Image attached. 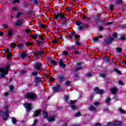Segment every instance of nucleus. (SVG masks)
<instances>
[{
    "instance_id": "13",
    "label": "nucleus",
    "mask_w": 126,
    "mask_h": 126,
    "mask_svg": "<svg viewBox=\"0 0 126 126\" xmlns=\"http://www.w3.org/2000/svg\"><path fill=\"white\" fill-rule=\"evenodd\" d=\"M41 112H42V110H41V109L36 111L35 112H34V114L33 115V117H38V116H39V115L41 114Z\"/></svg>"
},
{
    "instance_id": "9",
    "label": "nucleus",
    "mask_w": 126,
    "mask_h": 126,
    "mask_svg": "<svg viewBox=\"0 0 126 126\" xmlns=\"http://www.w3.org/2000/svg\"><path fill=\"white\" fill-rule=\"evenodd\" d=\"M123 122L121 121H115L112 123V126H122Z\"/></svg>"
},
{
    "instance_id": "17",
    "label": "nucleus",
    "mask_w": 126,
    "mask_h": 126,
    "mask_svg": "<svg viewBox=\"0 0 126 126\" xmlns=\"http://www.w3.org/2000/svg\"><path fill=\"white\" fill-rule=\"evenodd\" d=\"M22 24V20H19L16 22V26H20Z\"/></svg>"
},
{
    "instance_id": "58",
    "label": "nucleus",
    "mask_w": 126,
    "mask_h": 126,
    "mask_svg": "<svg viewBox=\"0 0 126 126\" xmlns=\"http://www.w3.org/2000/svg\"><path fill=\"white\" fill-rule=\"evenodd\" d=\"M17 47H18L19 48H22V47H23V44H22V43H20L19 44H18Z\"/></svg>"
},
{
    "instance_id": "21",
    "label": "nucleus",
    "mask_w": 126,
    "mask_h": 126,
    "mask_svg": "<svg viewBox=\"0 0 126 126\" xmlns=\"http://www.w3.org/2000/svg\"><path fill=\"white\" fill-rule=\"evenodd\" d=\"M30 37H32V38L33 39H36L38 38V34H32L30 35Z\"/></svg>"
},
{
    "instance_id": "29",
    "label": "nucleus",
    "mask_w": 126,
    "mask_h": 126,
    "mask_svg": "<svg viewBox=\"0 0 126 126\" xmlns=\"http://www.w3.org/2000/svg\"><path fill=\"white\" fill-rule=\"evenodd\" d=\"M43 117L47 118V117H48V113H47V112L45 111V110H43Z\"/></svg>"
},
{
    "instance_id": "39",
    "label": "nucleus",
    "mask_w": 126,
    "mask_h": 126,
    "mask_svg": "<svg viewBox=\"0 0 126 126\" xmlns=\"http://www.w3.org/2000/svg\"><path fill=\"white\" fill-rule=\"evenodd\" d=\"M113 40H114V38H117V33L115 32L112 34Z\"/></svg>"
},
{
    "instance_id": "4",
    "label": "nucleus",
    "mask_w": 126,
    "mask_h": 126,
    "mask_svg": "<svg viewBox=\"0 0 126 126\" xmlns=\"http://www.w3.org/2000/svg\"><path fill=\"white\" fill-rule=\"evenodd\" d=\"M76 25L78 26L77 29L80 31H81L83 29V23L80 21H77L76 22Z\"/></svg>"
},
{
    "instance_id": "41",
    "label": "nucleus",
    "mask_w": 126,
    "mask_h": 126,
    "mask_svg": "<svg viewBox=\"0 0 126 126\" xmlns=\"http://www.w3.org/2000/svg\"><path fill=\"white\" fill-rule=\"evenodd\" d=\"M75 43L77 46H80V43H79V41H77V40H75Z\"/></svg>"
},
{
    "instance_id": "14",
    "label": "nucleus",
    "mask_w": 126,
    "mask_h": 126,
    "mask_svg": "<svg viewBox=\"0 0 126 126\" xmlns=\"http://www.w3.org/2000/svg\"><path fill=\"white\" fill-rule=\"evenodd\" d=\"M77 67L75 68V70H80V69H82V67H81V63H77Z\"/></svg>"
},
{
    "instance_id": "63",
    "label": "nucleus",
    "mask_w": 126,
    "mask_h": 126,
    "mask_svg": "<svg viewBox=\"0 0 126 126\" xmlns=\"http://www.w3.org/2000/svg\"><path fill=\"white\" fill-rule=\"evenodd\" d=\"M13 3H19V0H14Z\"/></svg>"
},
{
    "instance_id": "20",
    "label": "nucleus",
    "mask_w": 126,
    "mask_h": 126,
    "mask_svg": "<svg viewBox=\"0 0 126 126\" xmlns=\"http://www.w3.org/2000/svg\"><path fill=\"white\" fill-rule=\"evenodd\" d=\"M47 121H48V122H54L55 121V117H48L47 118Z\"/></svg>"
},
{
    "instance_id": "64",
    "label": "nucleus",
    "mask_w": 126,
    "mask_h": 126,
    "mask_svg": "<svg viewBox=\"0 0 126 126\" xmlns=\"http://www.w3.org/2000/svg\"><path fill=\"white\" fill-rule=\"evenodd\" d=\"M12 9H13L14 11H17V7H12Z\"/></svg>"
},
{
    "instance_id": "11",
    "label": "nucleus",
    "mask_w": 126,
    "mask_h": 126,
    "mask_svg": "<svg viewBox=\"0 0 126 126\" xmlns=\"http://www.w3.org/2000/svg\"><path fill=\"white\" fill-rule=\"evenodd\" d=\"M62 26H63V27H67V28H69V23H68V22H67V21L64 22L63 21L62 23Z\"/></svg>"
},
{
    "instance_id": "19",
    "label": "nucleus",
    "mask_w": 126,
    "mask_h": 126,
    "mask_svg": "<svg viewBox=\"0 0 126 126\" xmlns=\"http://www.w3.org/2000/svg\"><path fill=\"white\" fill-rule=\"evenodd\" d=\"M60 88H61V86H58L56 87H54L53 89V90H54V91H59V90H60Z\"/></svg>"
},
{
    "instance_id": "31",
    "label": "nucleus",
    "mask_w": 126,
    "mask_h": 126,
    "mask_svg": "<svg viewBox=\"0 0 126 126\" xmlns=\"http://www.w3.org/2000/svg\"><path fill=\"white\" fill-rule=\"evenodd\" d=\"M50 63L54 65H57V64H58V63H57L56 61H54L53 60H50Z\"/></svg>"
},
{
    "instance_id": "52",
    "label": "nucleus",
    "mask_w": 126,
    "mask_h": 126,
    "mask_svg": "<svg viewBox=\"0 0 126 126\" xmlns=\"http://www.w3.org/2000/svg\"><path fill=\"white\" fill-rule=\"evenodd\" d=\"M63 54L64 55V56H67V55H68V52H67V51H64L63 52Z\"/></svg>"
},
{
    "instance_id": "35",
    "label": "nucleus",
    "mask_w": 126,
    "mask_h": 126,
    "mask_svg": "<svg viewBox=\"0 0 126 126\" xmlns=\"http://www.w3.org/2000/svg\"><path fill=\"white\" fill-rule=\"evenodd\" d=\"M14 89V87L12 86V85H11L9 86V90L10 91H12Z\"/></svg>"
},
{
    "instance_id": "23",
    "label": "nucleus",
    "mask_w": 126,
    "mask_h": 126,
    "mask_svg": "<svg viewBox=\"0 0 126 126\" xmlns=\"http://www.w3.org/2000/svg\"><path fill=\"white\" fill-rule=\"evenodd\" d=\"M41 78L40 77H36L35 79V83H39L41 81Z\"/></svg>"
},
{
    "instance_id": "33",
    "label": "nucleus",
    "mask_w": 126,
    "mask_h": 126,
    "mask_svg": "<svg viewBox=\"0 0 126 126\" xmlns=\"http://www.w3.org/2000/svg\"><path fill=\"white\" fill-rule=\"evenodd\" d=\"M116 52H117V53H121V52H122V48L120 47L117 48Z\"/></svg>"
},
{
    "instance_id": "61",
    "label": "nucleus",
    "mask_w": 126,
    "mask_h": 126,
    "mask_svg": "<svg viewBox=\"0 0 126 126\" xmlns=\"http://www.w3.org/2000/svg\"><path fill=\"white\" fill-rule=\"evenodd\" d=\"M20 72H21V73H22V74H25V73H26V71H25V70H21Z\"/></svg>"
},
{
    "instance_id": "36",
    "label": "nucleus",
    "mask_w": 126,
    "mask_h": 126,
    "mask_svg": "<svg viewBox=\"0 0 126 126\" xmlns=\"http://www.w3.org/2000/svg\"><path fill=\"white\" fill-rule=\"evenodd\" d=\"M110 101H111V98H110L109 97L106 98L105 100L106 103H110Z\"/></svg>"
},
{
    "instance_id": "16",
    "label": "nucleus",
    "mask_w": 126,
    "mask_h": 126,
    "mask_svg": "<svg viewBox=\"0 0 126 126\" xmlns=\"http://www.w3.org/2000/svg\"><path fill=\"white\" fill-rule=\"evenodd\" d=\"M117 91H118V89L117 88H113L110 90V92L112 94H116L117 93Z\"/></svg>"
},
{
    "instance_id": "38",
    "label": "nucleus",
    "mask_w": 126,
    "mask_h": 126,
    "mask_svg": "<svg viewBox=\"0 0 126 126\" xmlns=\"http://www.w3.org/2000/svg\"><path fill=\"white\" fill-rule=\"evenodd\" d=\"M21 15H22V12H18L17 14L16 17L17 18L20 17V16H21Z\"/></svg>"
},
{
    "instance_id": "18",
    "label": "nucleus",
    "mask_w": 126,
    "mask_h": 126,
    "mask_svg": "<svg viewBox=\"0 0 126 126\" xmlns=\"http://www.w3.org/2000/svg\"><path fill=\"white\" fill-rule=\"evenodd\" d=\"M103 61L104 63H109L110 62V59L108 57H104L103 58Z\"/></svg>"
},
{
    "instance_id": "30",
    "label": "nucleus",
    "mask_w": 126,
    "mask_h": 126,
    "mask_svg": "<svg viewBox=\"0 0 126 126\" xmlns=\"http://www.w3.org/2000/svg\"><path fill=\"white\" fill-rule=\"evenodd\" d=\"M8 36H11L13 35V33H12V30H10L8 31Z\"/></svg>"
},
{
    "instance_id": "51",
    "label": "nucleus",
    "mask_w": 126,
    "mask_h": 126,
    "mask_svg": "<svg viewBox=\"0 0 126 126\" xmlns=\"http://www.w3.org/2000/svg\"><path fill=\"white\" fill-rule=\"evenodd\" d=\"M69 98V96L68 95H65V97H64V100L67 101L68 100Z\"/></svg>"
},
{
    "instance_id": "48",
    "label": "nucleus",
    "mask_w": 126,
    "mask_h": 126,
    "mask_svg": "<svg viewBox=\"0 0 126 126\" xmlns=\"http://www.w3.org/2000/svg\"><path fill=\"white\" fill-rule=\"evenodd\" d=\"M40 27H41V28H47V26H46V24H42L40 26Z\"/></svg>"
},
{
    "instance_id": "25",
    "label": "nucleus",
    "mask_w": 126,
    "mask_h": 126,
    "mask_svg": "<svg viewBox=\"0 0 126 126\" xmlns=\"http://www.w3.org/2000/svg\"><path fill=\"white\" fill-rule=\"evenodd\" d=\"M35 53L36 54V56H40V55H42V54H44V52L42 51H35Z\"/></svg>"
},
{
    "instance_id": "53",
    "label": "nucleus",
    "mask_w": 126,
    "mask_h": 126,
    "mask_svg": "<svg viewBox=\"0 0 126 126\" xmlns=\"http://www.w3.org/2000/svg\"><path fill=\"white\" fill-rule=\"evenodd\" d=\"M37 123H38V119L34 121V123L32 126H36V124H37Z\"/></svg>"
},
{
    "instance_id": "24",
    "label": "nucleus",
    "mask_w": 126,
    "mask_h": 126,
    "mask_svg": "<svg viewBox=\"0 0 126 126\" xmlns=\"http://www.w3.org/2000/svg\"><path fill=\"white\" fill-rule=\"evenodd\" d=\"M90 111H96V107H94L93 105H91V107L89 108Z\"/></svg>"
},
{
    "instance_id": "40",
    "label": "nucleus",
    "mask_w": 126,
    "mask_h": 126,
    "mask_svg": "<svg viewBox=\"0 0 126 126\" xmlns=\"http://www.w3.org/2000/svg\"><path fill=\"white\" fill-rule=\"evenodd\" d=\"M70 103L71 105H73V104H75V103H76V100H70Z\"/></svg>"
},
{
    "instance_id": "45",
    "label": "nucleus",
    "mask_w": 126,
    "mask_h": 126,
    "mask_svg": "<svg viewBox=\"0 0 126 126\" xmlns=\"http://www.w3.org/2000/svg\"><path fill=\"white\" fill-rule=\"evenodd\" d=\"M109 8L111 9V10H114V5L112 4L109 5Z\"/></svg>"
},
{
    "instance_id": "44",
    "label": "nucleus",
    "mask_w": 126,
    "mask_h": 126,
    "mask_svg": "<svg viewBox=\"0 0 126 126\" xmlns=\"http://www.w3.org/2000/svg\"><path fill=\"white\" fill-rule=\"evenodd\" d=\"M94 106H100V103L98 101H96L94 103Z\"/></svg>"
},
{
    "instance_id": "26",
    "label": "nucleus",
    "mask_w": 126,
    "mask_h": 126,
    "mask_svg": "<svg viewBox=\"0 0 126 126\" xmlns=\"http://www.w3.org/2000/svg\"><path fill=\"white\" fill-rule=\"evenodd\" d=\"M99 88L96 87L94 89V91L95 93L96 94H99Z\"/></svg>"
},
{
    "instance_id": "28",
    "label": "nucleus",
    "mask_w": 126,
    "mask_h": 126,
    "mask_svg": "<svg viewBox=\"0 0 126 126\" xmlns=\"http://www.w3.org/2000/svg\"><path fill=\"white\" fill-rule=\"evenodd\" d=\"M92 74L90 73H87L86 74V77H87V78H89L90 77H92Z\"/></svg>"
},
{
    "instance_id": "43",
    "label": "nucleus",
    "mask_w": 126,
    "mask_h": 126,
    "mask_svg": "<svg viewBox=\"0 0 126 126\" xmlns=\"http://www.w3.org/2000/svg\"><path fill=\"white\" fill-rule=\"evenodd\" d=\"M120 39H121V40H126V36H125V35H121L120 36Z\"/></svg>"
},
{
    "instance_id": "2",
    "label": "nucleus",
    "mask_w": 126,
    "mask_h": 126,
    "mask_svg": "<svg viewBox=\"0 0 126 126\" xmlns=\"http://www.w3.org/2000/svg\"><path fill=\"white\" fill-rule=\"evenodd\" d=\"M61 11H60L58 13H55L54 15L55 19H59V18H62L63 19H64L66 18V15L63 14V13H61Z\"/></svg>"
},
{
    "instance_id": "46",
    "label": "nucleus",
    "mask_w": 126,
    "mask_h": 126,
    "mask_svg": "<svg viewBox=\"0 0 126 126\" xmlns=\"http://www.w3.org/2000/svg\"><path fill=\"white\" fill-rule=\"evenodd\" d=\"M114 71H115V72H117V73H118V74H121V71L117 69H114Z\"/></svg>"
},
{
    "instance_id": "59",
    "label": "nucleus",
    "mask_w": 126,
    "mask_h": 126,
    "mask_svg": "<svg viewBox=\"0 0 126 126\" xmlns=\"http://www.w3.org/2000/svg\"><path fill=\"white\" fill-rule=\"evenodd\" d=\"M80 116V113L77 112L75 114V117H79Z\"/></svg>"
},
{
    "instance_id": "6",
    "label": "nucleus",
    "mask_w": 126,
    "mask_h": 126,
    "mask_svg": "<svg viewBox=\"0 0 126 126\" xmlns=\"http://www.w3.org/2000/svg\"><path fill=\"white\" fill-rule=\"evenodd\" d=\"M7 108H8L7 105H5L4 106L5 118H4V120H5V121H6L8 118V111H7Z\"/></svg>"
},
{
    "instance_id": "3",
    "label": "nucleus",
    "mask_w": 126,
    "mask_h": 126,
    "mask_svg": "<svg viewBox=\"0 0 126 126\" xmlns=\"http://www.w3.org/2000/svg\"><path fill=\"white\" fill-rule=\"evenodd\" d=\"M26 99H36L37 95L33 93H29L26 95Z\"/></svg>"
},
{
    "instance_id": "22",
    "label": "nucleus",
    "mask_w": 126,
    "mask_h": 126,
    "mask_svg": "<svg viewBox=\"0 0 126 126\" xmlns=\"http://www.w3.org/2000/svg\"><path fill=\"white\" fill-rule=\"evenodd\" d=\"M12 122L13 125H16V123H17V120L15 119V118H12Z\"/></svg>"
},
{
    "instance_id": "47",
    "label": "nucleus",
    "mask_w": 126,
    "mask_h": 126,
    "mask_svg": "<svg viewBox=\"0 0 126 126\" xmlns=\"http://www.w3.org/2000/svg\"><path fill=\"white\" fill-rule=\"evenodd\" d=\"M104 92V90H99L98 94H103Z\"/></svg>"
},
{
    "instance_id": "50",
    "label": "nucleus",
    "mask_w": 126,
    "mask_h": 126,
    "mask_svg": "<svg viewBox=\"0 0 126 126\" xmlns=\"http://www.w3.org/2000/svg\"><path fill=\"white\" fill-rule=\"evenodd\" d=\"M119 111L120 113H121L122 114H125V111H124V110L121 109V108H119Z\"/></svg>"
},
{
    "instance_id": "62",
    "label": "nucleus",
    "mask_w": 126,
    "mask_h": 126,
    "mask_svg": "<svg viewBox=\"0 0 126 126\" xmlns=\"http://www.w3.org/2000/svg\"><path fill=\"white\" fill-rule=\"evenodd\" d=\"M37 44H38V45H42L43 42L40 40H37Z\"/></svg>"
},
{
    "instance_id": "54",
    "label": "nucleus",
    "mask_w": 126,
    "mask_h": 126,
    "mask_svg": "<svg viewBox=\"0 0 126 126\" xmlns=\"http://www.w3.org/2000/svg\"><path fill=\"white\" fill-rule=\"evenodd\" d=\"M26 45H27V46H32V43H31V42H26Z\"/></svg>"
},
{
    "instance_id": "32",
    "label": "nucleus",
    "mask_w": 126,
    "mask_h": 126,
    "mask_svg": "<svg viewBox=\"0 0 126 126\" xmlns=\"http://www.w3.org/2000/svg\"><path fill=\"white\" fill-rule=\"evenodd\" d=\"M106 75H107L105 73H102L99 74V76L100 77H102V78H105L106 77Z\"/></svg>"
},
{
    "instance_id": "34",
    "label": "nucleus",
    "mask_w": 126,
    "mask_h": 126,
    "mask_svg": "<svg viewBox=\"0 0 126 126\" xmlns=\"http://www.w3.org/2000/svg\"><path fill=\"white\" fill-rule=\"evenodd\" d=\"M70 85V82L69 81H67L65 83V86H69Z\"/></svg>"
},
{
    "instance_id": "7",
    "label": "nucleus",
    "mask_w": 126,
    "mask_h": 126,
    "mask_svg": "<svg viewBox=\"0 0 126 126\" xmlns=\"http://www.w3.org/2000/svg\"><path fill=\"white\" fill-rule=\"evenodd\" d=\"M25 108L27 109V111H29L30 110H31L32 109V105L30 103H26L24 105Z\"/></svg>"
},
{
    "instance_id": "15",
    "label": "nucleus",
    "mask_w": 126,
    "mask_h": 126,
    "mask_svg": "<svg viewBox=\"0 0 126 126\" xmlns=\"http://www.w3.org/2000/svg\"><path fill=\"white\" fill-rule=\"evenodd\" d=\"M19 54H20L21 56L20 57L21 58H27L28 56L27 55V54L24 53V52L22 53H20V51H19Z\"/></svg>"
},
{
    "instance_id": "12",
    "label": "nucleus",
    "mask_w": 126,
    "mask_h": 126,
    "mask_svg": "<svg viewBox=\"0 0 126 126\" xmlns=\"http://www.w3.org/2000/svg\"><path fill=\"white\" fill-rule=\"evenodd\" d=\"M59 65H60V66H62V67H63V68H64V67H65L66 65H65V64L63 63V59L60 60Z\"/></svg>"
},
{
    "instance_id": "10",
    "label": "nucleus",
    "mask_w": 126,
    "mask_h": 126,
    "mask_svg": "<svg viewBox=\"0 0 126 126\" xmlns=\"http://www.w3.org/2000/svg\"><path fill=\"white\" fill-rule=\"evenodd\" d=\"M101 38H103V36L100 35V36H97L96 37H94L93 38V41L94 42V43H97V42H99V41H100V39Z\"/></svg>"
},
{
    "instance_id": "8",
    "label": "nucleus",
    "mask_w": 126,
    "mask_h": 126,
    "mask_svg": "<svg viewBox=\"0 0 126 126\" xmlns=\"http://www.w3.org/2000/svg\"><path fill=\"white\" fill-rule=\"evenodd\" d=\"M41 66H42V64L38 62L36 63L34 67L36 69H37V70H39V69H41Z\"/></svg>"
},
{
    "instance_id": "1",
    "label": "nucleus",
    "mask_w": 126,
    "mask_h": 126,
    "mask_svg": "<svg viewBox=\"0 0 126 126\" xmlns=\"http://www.w3.org/2000/svg\"><path fill=\"white\" fill-rule=\"evenodd\" d=\"M9 68V67H4L0 68V72H1L2 73L0 74V76L1 77V78H3V77H4V75L7 74V73H8Z\"/></svg>"
},
{
    "instance_id": "37",
    "label": "nucleus",
    "mask_w": 126,
    "mask_h": 126,
    "mask_svg": "<svg viewBox=\"0 0 126 126\" xmlns=\"http://www.w3.org/2000/svg\"><path fill=\"white\" fill-rule=\"evenodd\" d=\"M123 2V0H117L116 1V3H118V4H121Z\"/></svg>"
},
{
    "instance_id": "27",
    "label": "nucleus",
    "mask_w": 126,
    "mask_h": 126,
    "mask_svg": "<svg viewBox=\"0 0 126 126\" xmlns=\"http://www.w3.org/2000/svg\"><path fill=\"white\" fill-rule=\"evenodd\" d=\"M75 54L76 56H79V55H80V52L78 50V48L76 49V50L75 51Z\"/></svg>"
},
{
    "instance_id": "42",
    "label": "nucleus",
    "mask_w": 126,
    "mask_h": 126,
    "mask_svg": "<svg viewBox=\"0 0 126 126\" xmlns=\"http://www.w3.org/2000/svg\"><path fill=\"white\" fill-rule=\"evenodd\" d=\"M39 2H40V0H33V3H34V4H37V3H39Z\"/></svg>"
},
{
    "instance_id": "57",
    "label": "nucleus",
    "mask_w": 126,
    "mask_h": 126,
    "mask_svg": "<svg viewBox=\"0 0 126 126\" xmlns=\"http://www.w3.org/2000/svg\"><path fill=\"white\" fill-rule=\"evenodd\" d=\"M11 46L12 47H13V48H15V47H17V45H16V44L14 43H12Z\"/></svg>"
},
{
    "instance_id": "60",
    "label": "nucleus",
    "mask_w": 126,
    "mask_h": 126,
    "mask_svg": "<svg viewBox=\"0 0 126 126\" xmlns=\"http://www.w3.org/2000/svg\"><path fill=\"white\" fill-rule=\"evenodd\" d=\"M88 27H89V26L88 25H87V24H85V25L83 24V28L87 29V28H88Z\"/></svg>"
},
{
    "instance_id": "5",
    "label": "nucleus",
    "mask_w": 126,
    "mask_h": 126,
    "mask_svg": "<svg viewBox=\"0 0 126 126\" xmlns=\"http://www.w3.org/2000/svg\"><path fill=\"white\" fill-rule=\"evenodd\" d=\"M113 38L112 37H109L106 38L104 40V43L105 44H107V45H109V44H111L112 42H113Z\"/></svg>"
},
{
    "instance_id": "55",
    "label": "nucleus",
    "mask_w": 126,
    "mask_h": 126,
    "mask_svg": "<svg viewBox=\"0 0 126 126\" xmlns=\"http://www.w3.org/2000/svg\"><path fill=\"white\" fill-rule=\"evenodd\" d=\"M38 38H39L40 40H42L43 41L44 40V37L42 35H38Z\"/></svg>"
},
{
    "instance_id": "49",
    "label": "nucleus",
    "mask_w": 126,
    "mask_h": 126,
    "mask_svg": "<svg viewBox=\"0 0 126 126\" xmlns=\"http://www.w3.org/2000/svg\"><path fill=\"white\" fill-rule=\"evenodd\" d=\"M118 84H119L120 85H125V84L122 81H119Z\"/></svg>"
},
{
    "instance_id": "56",
    "label": "nucleus",
    "mask_w": 126,
    "mask_h": 126,
    "mask_svg": "<svg viewBox=\"0 0 126 126\" xmlns=\"http://www.w3.org/2000/svg\"><path fill=\"white\" fill-rule=\"evenodd\" d=\"M59 77L60 80H63V78H64V77L63 75H60V76H59Z\"/></svg>"
}]
</instances>
